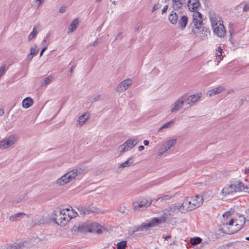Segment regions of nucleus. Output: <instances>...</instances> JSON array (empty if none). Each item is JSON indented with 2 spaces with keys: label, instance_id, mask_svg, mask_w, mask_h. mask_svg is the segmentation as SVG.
<instances>
[{
  "label": "nucleus",
  "instance_id": "nucleus-46",
  "mask_svg": "<svg viewBox=\"0 0 249 249\" xmlns=\"http://www.w3.org/2000/svg\"><path fill=\"white\" fill-rule=\"evenodd\" d=\"M171 198V196H169V195H165L163 196H162V197H160L159 199H160L161 200H167V199H169Z\"/></svg>",
  "mask_w": 249,
  "mask_h": 249
},
{
  "label": "nucleus",
  "instance_id": "nucleus-38",
  "mask_svg": "<svg viewBox=\"0 0 249 249\" xmlns=\"http://www.w3.org/2000/svg\"><path fill=\"white\" fill-rule=\"evenodd\" d=\"M168 150L164 147L163 145H161V147L159 149L158 152L157 153V156L158 157H161L164 153L166 152Z\"/></svg>",
  "mask_w": 249,
  "mask_h": 249
},
{
  "label": "nucleus",
  "instance_id": "nucleus-24",
  "mask_svg": "<svg viewBox=\"0 0 249 249\" xmlns=\"http://www.w3.org/2000/svg\"><path fill=\"white\" fill-rule=\"evenodd\" d=\"M90 227L91 232H95L98 234H100L102 232V226L97 223L94 222L90 224Z\"/></svg>",
  "mask_w": 249,
  "mask_h": 249
},
{
  "label": "nucleus",
  "instance_id": "nucleus-61",
  "mask_svg": "<svg viewBox=\"0 0 249 249\" xmlns=\"http://www.w3.org/2000/svg\"><path fill=\"white\" fill-rule=\"evenodd\" d=\"M247 218L249 219V210L248 211V212H247Z\"/></svg>",
  "mask_w": 249,
  "mask_h": 249
},
{
  "label": "nucleus",
  "instance_id": "nucleus-15",
  "mask_svg": "<svg viewBox=\"0 0 249 249\" xmlns=\"http://www.w3.org/2000/svg\"><path fill=\"white\" fill-rule=\"evenodd\" d=\"M16 142V138L14 136H10L7 139L0 142V148L4 149L13 144Z\"/></svg>",
  "mask_w": 249,
  "mask_h": 249
},
{
  "label": "nucleus",
  "instance_id": "nucleus-49",
  "mask_svg": "<svg viewBox=\"0 0 249 249\" xmlns=\"http://www.w3.org/2000/svg\"><path fill=\"white\" fill-rule=\"evenodd\" d=\"M100 95H97L95 96H94L93 98H92V101L93 102H96V101H97L99 100V99L100 98Z\"/></svg>",
  "mask_w": 249,
  "mask_h": 249
},
{
  "label": "nucleus",
  "instance_id": "nucleus-2",
  "mask_svg": "<svg viewBox=\"0 0 249 249\" xmlns=\"http://www.w3.org/2000/svg\"><path fill=\"white\" fill-rule=\"evenodd\" d=\"M247 188V186H245L243 182L235 181L226 185L221 190L220 195L223 197L233 195L237 192H242Z\"/></svg>",
  "mask_w": 249,
  "mask_h": 249
},
{
  "label": "nucleus",
  "instance_id": "nucleus-34",
  "mask_svg": "<svg viewBox=\"0 0 249 249\" xmlns=\"http://www.w3.org/2000/svg\"><path fill=\"white\" fill-rule=\"evenodd\" d=\"M222 50H223V49H222V47L220 46H218L215 49L216 52H217L216 53V55L215 59L217 60L218 63L220 62L223 58V57L222 56Z\"/></svg>",
  "mask_w": 249,
  "mask_h": 249
},
{
  "label": "nucleus",
  "instance_id": "nucleus-60",
  "mask_svg": "<svg viewBox=\"0 0 249 249\" xmlns=\"http://www.w3.org/2000/svg\"><path fill=\"white\" fill-rule=\"evenodd\" d=\"M36 0L39 1V3L38 4V6L40 5L41 4H42L44 2V0Z\"/></svg>",
  "mask_w": 249,
  "mask_h": 249
},
{
  "label": "nucleus",
  "instance_id": "nucleus-21",
  "mask_svg": "<svg viewBox=\"0 0 249 249\" xmlns=\"http://www.w3.org/2000/svg\"><path fill=\"white\" fill-rule=\"evenodd\" d=\"M225 90V88L223 86H219L215 88H214L212 89L209 90L207 93V95L209 97L213 96L216 94H219L222 91Z\"/></svg>",
  "mask_w": 249,
  "mask_h": 249
},
{
  "label": "nucleus",
  "instance_id": "nucleus-47",
  "mask_svg": "<svg viewBox=\"0 0 249 249\" xmlns=\"http://www.w3.org/2000/svg\"><path fill=\"white\" fill-rule=\"evenodd\" d=\"M244 12H247L249 10V3H246L243 8Z\"/></svg>",
  "mask_w": 249,
  "mask_h": 249
},
{
  "label": "nucleus",
  "instance_id": "nucleus-10",
  "mask_svg": "<svg viewBox=\"0 0 249 249\" xmlns=\"http://www.w3.org/2000/svg\"><path fill=\"white\" fill-rule=\"evenodd\" d=\"M77 213L73 210L71 206H63V222H68L76 216Z\"/></svg>",
  "mask_w": 249,
  "mask_h": 249
},
{
  "label": "nucleus",
  "instance_id": "nucleus-14",
  "mask_svg": "<svg viewBox=\"0 0 249 249\" xmlns=\"http://www.w3.org/2000/svg\"><path fill=\"white\" fill-rule=\"evenodd\" d=\"M72 231H77L82 233H86L87 232H91L90 224L84 223L79 225L78 226H74L72 229Z\"/></svg>",
  "mask_w": 249,
  "mask_h": 249
},
{
  "label": "nucleus",
  "instance_id": "nucleus-53",
  "mask_svg": "<svg viewBox=\"0 0 249 249\" xmlns=\"http://www.w3.org/2000/svg\"><path fill=\"white\" fill-rule=\"evenodd\" d=\"M46 49H47V47H45L43 48H42V49L41 50L40 53V56L42 55L43 53L46 51Z\"/></svg>",
  "mask_w": 249,
  "mask_h": 249
},
{
  "label": "nucleus",
  "instance_id": "nucleus-1",
  "mask_svg": "<svg viewBox=\"0 0 249 249\" xmlns=\"http://www.w3.org/2000/svg\"><path fill=\"white\" fill-rule=\"evenodd\" d=\"M62 212L61 209L59 211H54L53 213L49 214L46 218L37 215L35 216L33 222L35 225H40L53 222L57 225H59L62 222V217H61Z\"/></svg>",
  "mask_w": 249,
  "mask_h": 249
},
{
  "label": "nucleus",
  "instance_id": "nucleus-17",
  "mask_svg": "<svg viewBox=\"0 0 249 249\" xmlns=\"http://www.w3.org/2000/svg\"><path fill=\"white\" fill-rule=\"evenodd\" d=\"M188 7L191 11H197V10L200 6L199 0H189L188 1Z\"/></svg>",
  "mask_w": 249,
  "mask_h": 249
},
{
  "label": "nucleus",
  "instance_id": "nucleus-20",
  "mask_svg": "<svg viewBox=\"0 0 249 249\" xmlns=\"http://www.w3.org/2000/svg\"><path fill=\"white\" fill-rule=\"evenodd\" d=\"M24 246L21 243H14L0 247V249H23Z\"/></svg>",
  "mask_w": 249,
  "mask_h": 249
},
{
  "label": "nucleus",
  "instance_id": "nucleus-45",
  "mask_svg": "<svg viewBox=\"0 0 249 249\" xmlns=\"http://www.w3.org/2000/svg\"><path fill=\"white\" fill-rule=\"evenodd\" d=\"M231 215V213L230 211H227L224 213L223 214V217L225 218H228V217H230Z\"/></svg>",
  "mask_w": 249,
  "mask_h": 249
},
{
  "label": "nucleus",
  "instance_id": "nucleus-13",
  "mask_svg": "<svg viewBox=\"0 0 249 249\" xmlns=\"http://www.w3.org/2000/svg\"><path fill=\"white\" fill-rule=\"evenodd\" d=\"M212 29L214 35L220 38H223L226 33V30L223 25V23L212 27Z\"/></svg>",
  "mask_w": 249,
  "mask_h": 249
},
{
  "label": "nucleus",
  "instance_id": "nucleus-58",
  "mask_svg": "<svg viewBox=\"0 0 249 249\" xmlns=\"http://www.w3.org/2000/svg\"><path fill=\"white\" fill-rule=\"evenodd\" d=\"M4 110L3 109H0V116H1L4 114Z\"/></svg>",
  "mask_w": 249,
  "mask_h": 249
},
{
  "label": "nucleus",
  "instance_id": "nucleus-48",
  "mask_svg": "<svg viewBox=\"0 0 249 249\" xmlns=\"http://www.w3.org/2000/svg\"><path fill=\"white\" fill-rule=\"evenodd\" d=\"M160 8V4L159 3L155 4L152 8V12H154L155 10L158 9Z\"/></svg>",
  "mask_w": 249,
  "mask_h": 249
},
{
  "label": "nucleus",
  "instance_id": "nucleus-43",
  "mask_svg": "<svg viewBox=\"0 0 249 249\" xmlns=\"http://www.w3.org/2000/svg\"><path fill=\"white\" fill-rule=\"evenodd\" d=\"M117 150H118V152L121 154H122L124 152L127 151L125 147V145H124V143L118 147Z\"/></svg>",
  "mask_w": 249,
  "mask_h": 249
},
{
  "label": "nucleus",
  "instance_id": "nucleus-19",
  "mask_svg": "<svg viewBox=\"0 0 249 249\" xmlns=\"http://www.w3.org/2000/svg\"><path fill=\"white\" fill-rule=\"evenodd\" d=\"M234 223L236 224V229L234 230V231H239L245 224V218L242 215H240L234 220Z\"/></svg>",
  "mask_w": 249,
  "mask_h": 249
},
{
  "label": "nucleus",
  "instance_id": "nucleus-28",
  "mask_svg": "<svg viewBox=\"0 0 249 249\" xmlns=\"http://www.w3.org/2000/svg\"><path fill=\"white\" fill-rule=\"evenodd\" d=\"M168 19L171 24H176L178 21V16L175 12L172 11L169 15Z\"/></svg>",
  "mask_w": 249,
  "mask_h": 249
},
{
  "label": "nucleus",
  "instance_id": "nucleus-40",
  "mask_svg": "<svg viewBox=\"0 0 249 249\" xmlns=\"http://www.w3.org/2000/svg\"><path fill=\"white\" fill-rule=\"evenodd\" d=\"M193 100L194 104L202 96L201 93H197L192 95H190Z\"/></svg>",
  "mask_w": 249,
  "mask_h": 249
},
{
  "label": "nucleus",
  "instance_id": "nucleus-27",
  "mask_svg": "<svg viewBox=\"0 0 249 249\" xmlns=\"http://www.w3.org/2000/svg\"><path fill=\"white\" fill-rule=\"evenodd\" d=\"M176 139H172L167 141L162 145L168 151L171 148L176 144Z\"/></svg>",
  "mask_w": 249,
  "mask_h": 249
},
{
  "label": "nucleus",
  "instance_id": "nucleus-23",
  "mask_svg": "<svg viewBox=\"0 0 249 249\" xmlns=\"http://www.w3.org/2000/svg\"><path fill=\"white\" fill-rule=\"evenodd\" d=\"M89 115L88 113H85L80 116L77 121V125L79 126L83 125L89 119Z\"/></svg>",
  "mask_w": 249,
  "mask_h": 249
},
{
  "label": "nucleus",
  "instance_id": "nucleus-26",
  "mask_svg": "<svg viewBox=\"0 0 249 249\" xmlns=\"http://www.w3.org/2000/svg\"><path fill=\"white\" fill-rule=\"evenodd\" d=\"M79 24V20L77 18L74 19L69 26L67 33H72L77 27Z\"/></svg>",
  "mask_w": 249,
  "mask_h": 249
},
{
  "label": "nucleus",
  "instance_id": "nucleus-25",
  "mask_svg": "<svg viewBox=\"0 0 249 249\" xmlns=\"http://www.w3.org/2000/svg\"><path fill=\"white\" fill-rule=\"evenodd\" d=\"M188 23V17L186 16H182L178 20V24L181 30H183Z\"/></svg>",
  "mask_w": 249,
  "mask_h": 249
},
{
  "label": "nucleus",
  "instance_id": "nucleus-63",
  "mask_svg": "<svg viewBox=\"0 0 249 249\" xmlns=\"http://www.w3.org/2000/svg\"><path fill=\"white\" fill-rule=\"evenodd\" d=\"M47 37H46L45 38H44V40H43V42H46V41H47Z\"/></svg>",
  "mask_w": 249,
  "mask_h": 249
},
{
  "label": "nucleus",
  "instance_id": "nucleus-9",
  "mask_svg": "<svg viewBox=\"0 0 249 249\" xmlns=\"http://www.w3.org/2000/svg\"><path fill=\"white\" fill-rule=\"evenodd\" d=\"M236 224L234 223V220L231 219L229 222H227L224 220V222L222 224V229L223 230V232L226 234H233L237 232L238 231H234V230L236 229Z\"/></svg>",
  "mask_w": 249,
  "mask_h": 249
},
{
  "label": "nucleus",
  "instance_id": "nucleus-11",
  "mask_svg": "<svg viewBox=\"0 0 249 249\" xmlns=\"http://www.w3.org/2000/svg\"><path fill=\"white\" fill-rule=\"evenodd\" d=\"M209 18L211 27L217 26L223 23L222 18L218 14L214 12H210L209 13Z\"/></svg>",
  "mask_w": 249,
  "mask_h": 249
},
{
  "label": "nucleus",
  "instance_id": "nucleus-56",
  "mask_svg": "<svg viewBox=\"0 0 249 249\" xmlns=\"http://www.w3.org/2000/svg\"><path fill=\"white\" fill-rule=\"evenodd\" d=\"M149 141L148 140H144L143 141V144H144V145L145 146H147L149 144Z\"/></svg>",
  "mask_w": 249,
  "mask_h": 249
},
{
  "label": "nucleus",
  "instance_id": "nucleus-57",
  "mask_svg": "<svg viewBox=\"0 0 249 249\" xmlns=\"http://www.w3.org/2000/svg\"><path fill=\"white\" fill-rule=\"evenodd\" d=\"M122 34L121 33H120L118 34L116 37V39H117L118 38H121L122 37Z\"/></svg>",
  "mask_w": 249,
  "mask_h": 249
},
{
  "label": "nucleus",
  "instance_id": "nucleus-37",
  "mask_svg": "<svg viewBox=\"0 0 249 249\" xmlns=\"http://www.w3.org/2000/svg\"><path fill=\"white\" fill-rule=\"evenodd\" d=\"M81 211L82 212L84 215L89 214L90 213H98L99 212L96 208L93 209H89L88 208H82Z\"/></svg>",
  "mask_w": 249,
  "mask_h": 249
},
{
  "label": "nucleus",
  "instance_id": "nucleus-55",
  "mask_svg": "<svg viewBox=\"0 0 249 249\" xmlns=\"http://www.w3.org/2000/svg\"><path fill=\"white\" fill-rule=\"evenodd\" d=\"M144 147L142 145H140L138 147V150L141 151H142L144 149Z\"/></svg>",
  "mask_w": 249,
  "mask_h": 249
},
{
  "label": "nucleus",
  "instance_id": "nucleus-42",
  "mask_svg": "<svg viewBox=\"0 0 249 249\" xmlns=\"http://www.w3.org/2000/svg\"><path fill=\"white\" fill-rule=\"evenodd\" d=\"M39 51V49L37 48L36 46H35V47H31L30 49V53L32 55L34 56L36 55Z\"/></svg>",
  "mask_w": 249,
  "mask_h": 249
},
{
  "label": "nucleus",
  "instance_id": "nucleus-32",
  "mask_svg": "<svg viewBox=\"0 0 249 249\" xmlns=\"http://www.w3.org/2000/svg\"><path fill=\"white\" fill-rule=\"evenodd\" d=\"M181 97L183 101L184 104L186 103L190 106H192L194 104L193 100L190 95L187 94H184L181 96Z\"/></svg>",
  "mask_w": 249,
  "mask_h": 249
},
{
  "label": "nucleus",
  "instance_id": "nucleus-52",
  "mask_svg": "<svg viewBox=\"0 0 249 249\" xmlns=\"http://www.w3.org/2000/svg\"><path fill=\"white\" fill-rule=\"evenodd\" d=\"M62 183V177H60L57 181V184L61 185Z\"/></svg>",
  "mask_w": 249,
  "mask_h": 249
},
{
  "label": "nucleus",
  "instance_id": "nucleus-41",
  "mask_svg": "<svg viewBox=\"0 0 249 249\" xmlns=\"http://www.w3.org/2000/svg\"><path fill=\"white\" fill-rule=\"evenodd\" d=\"M126 241H122L117 244V249H125L126 247Z\"/></svg>",
  "mask_w": 249,
  "mask_h": 249
},
{
  "label": "nucleus",
  "instance_id": "nucleus-64",
  "mask_svg": "<svg viewBox=\"0 0 249 249\" xmlns=\"http://www.w3.org/2000/svg\"><path fill=\"white\" fill-rule=\"evenodd\" d=\"M246 240H249V237H247L246 238Z\"/></svg>",
  "mask_w": 249,
  "mask_h": 249
},
{
  "label": "nucleus",
  "instance_id": "nucleus-4",
  "mask_svg": "<svg viewBox=\"0 0 249 249\" xmlns=\"http://www.w3.org/2000/svg\"><path fill=\"white\" fill-rule=\"evenodd\" d=\"M162 221H163V220H159L158 217L152 218L149 220L146 221L140 225L134 227L133 232L147 231L151 228L159 226L161 224L160 222Z\"/></svg>",
  "mask_w": 249,
  "mask_h": 249
},
{
  "label": "nucleus",
  "instance_id": "nucleus-3",
  "mask_svg": "<svg viewBox=\"0 0 249 249\" xmlns=\"http://www.w3.org/2000/svg\"><path fill=\"white\" fill-rule=\"evenodd\" d=\"M203 202L201 196L197 195L194 197H190L184 200L181 205V213L192 211L201 206Z\"/></svg>",
  "mask_w": 249,
  "mask_h": 249
},
{
  "label": "nucleus",
  "instance_id": "nucleus-7",
  "mask_svg": "<svg viewBox=\"0 0 249 249\" xmlns=\"http://www.w3.org/2000/svg\"><path fill=\"white\" fill-rule=\"evenodd\" d=\"M85 170L83 168H78L70 171L63 175V184L71 181L76 176L83 174L85 173Z\"/></svg>",
  "mask_w": 249,
  "mask_h": 249
},
{
  "label": "nucleus",
  "instance_id": "nucleus-59",
  "mask_svg": "<svg viewBox=\"0 0 249 249\" xmlns=\"http://www.w3.org/2000/svg\"><path fill=\"white\" fill-rule=\"evenodd\" d=\"M75 67L73 66H72L71 67V69H70V72L71 73H72L73 69H74Z\"/></svg>",
  "mask_w": 249,
  "mask_h": 249
},
{
  "label": "nucleus",
  "instance_id": "nucleus-12",
  "mask_svg": "<svg viewBox=\"0 0 249 249\" xmlns=\"http://www.w3.org/2000/svg\"><path fill=\"white\" fill-rule=\"evenodd\" d=\"M184 105L181 96L177 99L170 106L171 113H175L180 110Z\"/></svg>",
  "mask_w": 249,
  "mask_h": 249
},
{
  "label": "nucleus",
  "instance_id": "nucleus-22",
  "mask_svg": "<svg viewBox=\"0 0 249 249\" xmlns=\"http://www.w3.org/2000/svg\"><path fill=\"white\" fill-rule=\"evenodd\" d=\"M26 215L28 217H30V214H26L23 213H19L11 215L9 220L11 222L18 221L20 220L23 216Z\"/></svg>",
  "mask_w": 249,
  "mask_h": 249
},
{
  "label": "nucleus",
  "instance_id": "nucleus-6",
  "mask_svg": "<svg viewBox=\"0 0 249 249\" xmlns=\"http://www.w3.org/2000/svg\"><path fill=\"white\" fill-rule=\"evenodd\" d=\"M192 23L195 28L192 29L194 34H197L202 31V18L201 14L198 11H195L192 15Z\"/></svg>",
  "mask_w": 249,
  "mask_h": 249
},
{
  "label": "nucleus",
  "instance_id": "nucleus-44",
  "mask_svg": "<svg viewBox=\"0 0 249 249\" xmlns=\"http://www.w3.org/2000/svg\"><path fill=\"white\" fill-rule=\"evenodd\" d=\"M52 77H46L44 79L43 82L41 84V86H43L44 85H46L48 84H49L52 80Z\"/></svg>",
  "mask_w": 249,
  "mask_h": 249
},
{
  "label": "nucleus",
  "instance_id": "nucleus-50",
  "mask_svg": "<svg viewBox=\"0 0 249 249\" xmlns=\"http://www.w3.org/2000/svg\"><path fill=\"white\" fill-rule=\"evenodd\" d=\"M168 7V5H166L164 6V7L162 8V9L161 10L162 14L165 13L167 11Z\"/></svg>",
  "mask_w": 249,
  "mask_h": 249
},
{
  "label": "nucleus",
  "instance_id": "nucleus-18",
  "mask_svg": "<svg viewBox=\"0 0 249 249\" xmlns=\"http://www.w3.org/2000/svg\"><path fill=\"white\" fill-rule=\"evenodd\" d=\"M139 142V140L136 139H128L124 143V145L127 150L129 151L131 150L134 146L137 144Z\"/></svg>",
  "mask_w": 249,
  "mask_h": 249
},
{
  "label": "nucleus",
  "instance_id": "nucleus-16",
  "mask_svg": "<svg viewBox=\"0 0 249 249\" xmlns=\"http://www.w3.org/2000/svg\"><path fill=\"white\" fill-rule=\"evenodd\" d=\"M131 84L132 81L130 79H125L118 85L116 91L119 92H123L127 89Z\"/></svg>",
  "mask_w": 249,
  "mask_h": 249
},
{
  "label": "nucleus",
  "instance_id": "nucleus-35",
  "mask_svg": "<svg viewBox=\"0 0 249 249\" xmlns=\"http://www.w3.org/2000/svg\"><path fill=\"white\" fill-rule=\"evenodd\" d=\"M40 28V25H36L34 26L32 32L30 33V34L29 36L28 39L29 41L32 40L38 33V30Z\"/></svg>",
  "mask_w": 249,
  "mask_h": 249
},
{
  "label": "nucleus",
  "instance_id": "nucleus-62",
  "mask_svg": "<svg viewBox=\"0 0 249 249\" xmlns=\"http://www.w3.org/2000/svg\"><path fill=\"white\" fill-rule=\"evenodd\" d=\"M59 12L60 13H62V7H61L60 8H59Z\"/></svg>",
  "mask_w": 249,
  "mask_h": 249
},
{
  "label": "nucleus",
  "instance_id": "nucleus-8",
  "mask_svg": "<svg viewBox=\"0 0 249 249\" xmlns=\"http://www.w3.org/2000/svg\"><path fill=\"white\" fill-rule=\"evenodd\" d=\"M152 201L151 199L140 197L137 201L133 203L132 206L133 210L134 211H138L141 208H147L151 205Z\"/></svg>",
  "mask_w": 249,
  "mask_h": 249
},
{
  "label": "nucleus",
  "instance_id": "nucleus-29",
  "mask_svg": "<svg viewBox=\"0 0 249 249\" xmlns=\"http://www.w3.org/2000/svg\"><path fill=\"white\" fill-rule=\"evenodd\" d=\"M33 104V99L30 97H26L23 99L22 102V107L24 108H28L32 106Z\"/></svg>",
  "mask_w": 249,
  "mask_h": 249
},
{
  "label": "nucleus",
  "instance_id": "nucleus-33",
  "mask_svg": "<svg viewBox=\"0 0 249 249\" xmlns=\"http://www.w3.org/2000/svg\"><path fill=\"white\" fill-rule=\"evenodd\" d=\"M229 32L230 33V41L233 44L232 36L235 34L234 26L232 23H230L228 25Z\"/></svg>",
  "mask_w": 249,
  "mask_h": 249
},
{
  "label": "nucleus",
  "instance_id": "nucleus-51",
  "mask_svg": "<svg viewBox=\"0 0 249 249\" xmlns=\"http://www.w3.org/2000/svg\"><path fill=\"white\" fill-rule=\"evenodd\" d=\"M33 55H32V54H31L30 53H29L28 55H27V60H29V61H31V60L32 59L33 57Z\"/></svg>",
  "mask_w": 249,
  "mask_h": 249
},
{
  "label": "nucleus",
  "instance_id": "nucleus-39",
  "mask_svg": "<svg viewBox=\"0 0 249 249\" xmlns=\"http://www.w3.org/2000/svg\"><path fill=\"white\" fill-rule=\"evenodd\" d=\"M202 240L200 237H194L190 239V243L193 245L198 244L201 243Z\"/></svg>",
  "mask_w": 249,
  "mask_h": 249
},
{
  "label": "nucleus",
  "instance_id": "nucleus-31",
  "mask_svg": "<svg viewBox=\"0 0 249 249\" xmlns=\"http://www.w3.org/2000/svg\"><path fill=\"white\" fill-rule=\"evenodd\" d=\"M134 162V160L132 158H129L126 161L121 163L119 166L118 168H122L125 167H128L131 166V164H133Z\"/></svg>",
  "mask_w": 249,
  "mask_h": 249
},
{
  "label": "nucleus",
  "instance_id": "nucleus-5",
  "mask_svg": "<svg viewBox=\"0 0 249 249\" xmlns=\"http://www.w3.org/2000/svg\"><path fill=\"white\" fill-rule=\"evenodd\" d=\"M182 209L181 208V206L179 208L176 205H172L168 208L164 210L162 212L161 215L158 217L159 220H163V221L160 222V224H162L166 221V220L170 217L176 215L179 211L181 212Z\"/></svg>",
  "mask_w": 249,
  "mask_h": 249
},
{
  "label": "nucleus",
  "instance_id": "nucleus-36",
  "mask_svg": "<svg viewBox=\"0 0 249 249\" xmlns=\"http://www.w3.org/2000/svg\"><path fill=\"white\" fill-rule=\"evenodd\" d=\"M174 123L175 121L173 120L167 122L159 128L158 131H160L162 129L164 128H171L174 125Z\"/></svg>",
  "mask_w": 249,
  "mask_h": 249
},
{
  "label": "nucleus",
  "instance_id": "nucleus-54",
  "mask_svg": "<svg viewBox=\"0 0 249 249\" xmlns=\"http://www.w3.org/2000/svg\"><path fill=\"white\" fill-rule=\"evenodd\" d=\"M162 237H163V238H164L165 240H167L168 239L170 238L171 237V236L170 235H163Z\"/></svg>",
  "mask_w": 249,
  "mask_h": 249
},
{
  "label": "nucleus",
  "instance_id": "nucleus-30",
  "mask_svg": "<svg viewBox=\"0 0 249 249\" xmlns=\"http://www.w3.org/2000/svg\"><path fill=\"white\" fill-rule=\"evenodd\" d=\"M185 0H173L172 6L174 10L180 8L183 5Z\"/></svg>",
  "mask_w": 249,
  "mask_h": 249
}]
</instances>
